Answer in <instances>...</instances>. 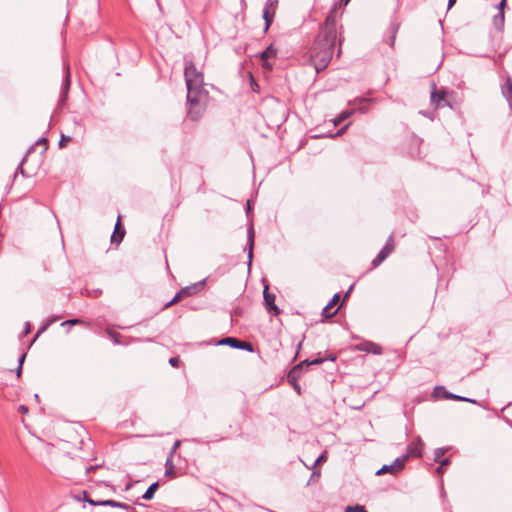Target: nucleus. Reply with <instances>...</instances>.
<instances>
[{"instance_id":"nucleus-1","label":"nucleus","mask_w":512,"mask_h":512,"mask_svg":"<svg viewBox=\"0 0 512 512\" xmlns=\"http://www.w3.org/2000/svg\"><path fill=\"white\" fill-rule=\"evenodd\" d=\"M184 76L187 87V115L195 121L205 112L208 92L204 89L203 73L197 70L192 60L185 59Z\"/></svg>"},{"instance_id":"nucleus-2","label":"nucleus","mask_w":512,"mask_h":512,"mask_svg":"<svg viewBox=\"0 0 512 512\" xmlns=\"http://www.w3.org/2000/svg\"><path fill=\"white\" fill-rule=\"evenodd\" d=\"M337 41V23L335 17L330 14L319 33L311 49L310 60L317 73L323 71L330 63L334 47Z\"/></svg>"},{"instance_id":"nucleus-3","label":"nucleus","mask_w":512,"mask_h":512,"mask_svg":"<svg viewBox=\"0 0 512 512\" xmlns=\"http://www.w3.org/2000/svg\"><path fill=\"white\" fill-rule=\"evenodd\" d=\"M336 358H337L336 355L330 354L325 358H316L312 361H309L306 359L292 368V370L289 372V378L293 379V380H298L301 376V373H302L304 367L307 368L311 365L322 364L326 360L335 361Z\"/></svg>"},{"instance_id":"nucleus-4","label":"nucleus","mask_w":512,"mask_h":512,"mask_svg":"<svg viewBox=\"0 0 512 512\" xmlns=\"http://www.w3.org/2000/svg\"><path fill=\"white\" fill-rule=\"evenodd\" d=\"M407 461V455H402L394 460L390 465H383L377 472L376 475H382L385 473L396 474L404 468Z\"/></svg>"},{"instance_id":"nucleus-5","label":"nucleus","mask_w":512,"mask_h":512,"mask_svg":"<svg viewBox=\"0 0 512 512\" xmlns=\"http://www.w3.org/2000/svg\"><path fill=\"white\" fill-rule=\"evenodd\" d=\"M218 345H227L232 348L253 352V345L247 341H241L233 337H225L219 340Z\"/></svg>"},{"instance_id":"nucleus-6","label":"nucleus","mask_w":512,"mask_h":512,"mask_svg":"<svg viewBox=\"0 0 512 512\" xmlns=\"http://www.w3.org/2000/svg\"><path fill=\"white\" fill-rule=\"evenodd\" d=\"M264 297V305L266 310L273 316H278L280 314V309L275 305V294L269 292L268 285H265L263 291Z\"/></svg>"},{"instance_id":"nucleus-7","label":"nucleus","mask_w":512,"mask_h":512,"mask_svg":"<svg viewBox=\"0 0 512 512\" xmlns=\"http://www.w3.org/2000/svg\"><path fill=\"white\" fill-rule=\"evenodd\" d=\"M445 97H446V92L444 90H437L436 85L433 84V90H432L431 96H430L431 104L435 108L444 107V106L448 105L445 100Z\"/></svg>"},{"instance_id":"nucleus-8","label":"nucleus","mask_w":512,"mask_h":512,"mask_svg":"<svg viewBox=\"0 0 512 512\" xmlns=\"http://www.w3.org/2000/svg\"><path fill=\"white\" fill-rule=\"evenodd\" d=\"M277 56V49L273 44L269 45L263 52L260 54V58L263 61V67L268 70H272L273 65L269 62V59L275 58Z\"/></svg>"},{"instance_id":"nucleus-9","label":"nucleus","mask_w":512,"mask_h":512,"mask_svg":"<svg viewBox=\"0 0 512 512\" xmlns=\"http://www.w3.org/2000/svg\"><path fill=\"white\" fill-rule=\"evenodd\" d=\"M424 443L422 440L418 437L414 441H412L407 446V458L409 456L413 457H422V449H423Z\"/></svg>"},{"instance_id":"nucleus-10","label":"nucleus","mask_w":512,"mask_h":512,"mask_svg":"<svg viewBox=\"0 0 512 512\" xmlns=\"http://www.w3.org/2000/svg\"><path fill=\"white\" fill-rule=\"evenodd\" d=\"M64 69H65V76H64L63 83H62V87H61L60 103H62V102H64L66 100L67 93L69 91L70 84H71L69 64H65L64 65Z\"/></svg>"},{"instance_id":"nucleus-11","label":"nucleus","mask_w":512,"mask_h":512,"mask_svg":"<svg viewBox=\"0 0 512 512\" xmlns=\"http://www.w3.org/2000/svg\"><path fill=\"white\" fill-rule=\"evenodd\" d=\"M254 239H255L254 227L252 224H250L247 228V246H248V265L249 266L251 265L252 258H253Z\"/></svg>"},{"instance_id":"nucleus-12","label":"nucleus","mask_w":512,"mask_h":512,"mask_svg":"<svg viewBox=\"0 0 512 512\" xmlns=\"http://www.w3.org/2000/svg\"><path fill=\"white\" fill-rule=\"evenodd\" d=\"M358 349L360 351H365V352L372 353L375 355H380L383 352L382 347L379 344L371 342V341L362 343L361 345L358 346Z\"/></svg>"},{"instance_id":"nucleus-13","label":"nucleus","mask_w":512,"mask_h":512,"mask_svg":"<svg viewBox=\"0 0 512 512\" xmlns=\"http://www.w3.org/2000/svg\"><path fill=\"white\" fill-rule=\"evenodd\" d=\"M339 299H340L339 294H335L332 297V299L328 302V304L323 308L322 316L324 318H331L337 313L338 308L335 309L334 311H331V309L333 308L334 305H336L338 303Z\"/></svg>"},{"instance_id":"nucleus-14","label":"nucleus","mask_w":512,"mask_h":512,"mask_svg":"<svg viewBox=\"0 0 512 512\" xmlns=\"http://www.w3.org/2000/svg\"><path fill=\"white\" fill-rule=\"evenodd\" d=\"M501 91H502V95L508 102L510 109L512 110V80H511V78L506 79V82L502 85Z\"/></svg>"},{"instance_id":"nucleus-15","label":"nucleus","mask_w":512,"mask_h":512,"mask_svg":"<svg viewBox=\"0 0 512 512\" xmlns=\"http://www.w3.org/2000/svg\"><path fill=\"white\" fill-rule=\"evenodd\" d=\"M120 219H121V217L118 216L117 222L115 224L114 232H113V234L111 236V242L112 243L119 244L123 240V238H124L125 231L120 229Z\"/></svg>"},{"instance_id":"nucleus-16","label":"nucleus","mask_w":512,"mask_h":512,"mask_svg":"<svg viewBox=\"0 0 512 512\" xmlns=\"http://www.w3.org/2000/svg\"><path fill=\"white\" fill-rule=\"evenodd\" d=\"M204 281L202 282H199V283H195L193 285H190V286H186L184 288H182L179 293L181 294L182 298H185V297H188V296H192L194 294H196L199 290V288L203 285Z\"/></svg>"},{"instance_id":"nucleus-17","label":"nucleus","mask_w":512,"mask_h":512,"mask_svg":"<svg viewBox=\"0 0 512 512\" xmlns=\"http://www.w3.org/2000/svg\"><path fill=\"white\" fill-rule=\"evenodd\" d=\"M165 476L173 478L175 477V466L173 464V457L168 456L165 462Z\"/></svg>"},{"instance_id":"nucleus-18","label":"nucleus","mask_w":512,"mask_h":512,"mask_svg":"<svg viewBox=\"0 0 512 512\" xmlns=\"http://www.w3.org/2000/svg\"><path fill=\"white\" fill-rule=\"evenodd\" d=\"M390 254L382 248L377 256L372 261V266L375 268L379 266Z\"/></svg>"},{"instance_id":"nucleus-19","label":"nucleus","mask_w":512,"mask_h":512,"mask_svg":"<svg viewBox=\"0 0 512 512\" xmlns=\"http://www.w3.org/2000/svg\"><path fill=\"white\" fill-rule=\"evenodd\" d=\"M274 15H275L274 12H268V7L263 9V19L265 21V29H264L265 32L269 29L271 23L273 22Z\"/></svg>"},{"instance_id":"nucleus-20","label":"nucleus","mask_w":512,"mask_h":512,"mask_svg":"<svg viewBox=\"0 0 512 512\" xmlns=\"http://www.w3.org/2000/svg\"><path fill=\"white\" fill-rule=\"evenodd\" d=\"M159 487V484L158 482H154L152 483L148 489L146 490V492L143 494L142 498L144 500H151L153 497H154V494L156 492V490L158 489Z\"/></svg>"},{"instance_id":"nucleus-21","label":"nucleus","mask_w":512,"mask_h":512,"mask_svg":"<svg viewBox=\"0 0 512 512\" xmlns=\"http://www.w3.org/2000/svg\"><path fill=\"white\" fill-rule=\"evenodd\" d=\"M353 111L352 110H346V111H343L341 112L334 120H333V124L334 126H338L339 124H341L344 120H346L347 118H349L351 115H352Z\"/></svg>"},{"instance_id":"nucleus-22","label":"nucleus","mask_w":512,"mask_h":512,"mask_svg":"<svg viewBox=\"0 0 512 512\" xmlns=\"http://www.w3.org/2000/svg\"><path fill=\"white\" fill-rule=\"evenodd\" d=\"M383 248L389 254H391L393 252V250H394V234L393 233L388 237V239H387V241H386V243H385Z\"/></svg>"},{"instance_id":"nucleus-23","label":"nucleus","mask_w":512,"mask_h":512,"mask_svg":"<svg viewBox=\"0 0 512 512\" xmlns=\"http://www.w3.org/2000/svg\"><path fill=\"white\" fill-rule=\"evenodd\" d=\"M446 451L447 450L445 448H437V449H435V451H434V461L435 462H439L440 460H442V457L445 455Z\"/></svg>"},{"instance_id":"nucleus-24","label":"nucleus","mask_w":512,"mask_h":512,"mask_svg":"<svg viewBox=\"0 0 512 512\" xmlns=\"http://www.w3.org/2000/svg\"><path fill=\"white\" fill-rule=\"evenodd\" d=\"M180 299H182V296L179 292H177L176 295L164 305L163 309L171 307L172 305L176 304Z\"/></svg>"},{"instance_id":"nucleus-25","label":"nucleus","mask_w":512,"mask_h":512,"mask_svg":"<svg viewBox=\"0 0 512 512\" xmlns=\"http://www.w3.org/2000/svg\"><path fill=\"white\" fill-rule=\"evenodd\" d=\"M346 512H368V511L362 505H355V506H347Z\"/></svg>"},{"instance_id":"nucleus-26","label":"nucleus","mask_w":512,"mask_h":512,"mask_svg":"<svg viewBox=\"0 0 512 512\" xmlns=\"http://www.w3.org/2000/svg\"><path fill=\"white\" fill-rule=\"evenodd\" d=\"M277 4H278L277 0H267L266 3H265V7L264 8L268 7V12H274L275 13V9H276Z\"/></svg>"},{"instance_id":"nucleus-27","label":"nucleus","mask_w":512,"mask_h":512,"mask_svg":"<svg viewBox=\"0 0 512 512\" xmlns=\"http://www.w3.org/2000/svg\"><path fill=\"white\" fill-rule=\"evenodd\" d=\"M117 503L118 502L115 500H100V502L98 504H99V506H110V507L116 508Z\"/></svg>"},{"instance_id":"nucleus-28","label":"nucleus","mask_w":512,"mask_h":512,"mask_svg":"<svg viewBox=\"0 0 512 512\" xmlns=\"http://www.w3.org/2000/svg\"><path fill=\"white\" fill-rule=\"evenodd\" d=\"M250 86H251V89L254 92H258L259 91V85L256 82L255 78L252 76V74H250Z\"/></svg>"},{"instance_id":"nucleus-29","label":"nucleus","mask_w":512,"mask_h":512,"mask_svg":"<svg viewBox=\"0 0 512 512\" xmlns=\"http://www.w3.org/2000/svg\"><path fill=\"white\" fill-rule=\"evenodd\" d=\"M107 334L108 336L112 339V341L114 342V344L116 345H119L120 344V341L118 339V334L114 333L113 331L111 330H107Z\"/></svg>"},{"instance_id":"nucleus-30","label":"nucleus","mask_w":512,"mask_h":512,"mask_svg":"<svg viewBox=\"0 0 512 512\" xmlns=\"http://www.w3.org/2000/svg\"><path fill=\"white\" fill-rule=\"evenodd\" d=\"M181 445V441L180 440H176L171 448V451L169 453V456L173 457L174 454L176 453L177 449L180 447Z\"/></svg>"},{"instance_id":"nucleus-31","label":"nucleus","mask_w":512,"mask_h":512,"mask_svg":"<svg viewBox=\"0 0 512 512\" xmlns=\"http://www.w3.org/2000/svg\"><path fill=\"white\" fill-rule=\"evenodd\" d=\"M439 390H441V391H442L443 397H444L445 399H449L448 395H449V394H451V393H450V392H448L447 390H445V388H444V387H436V388H435V390H434L433 395H435V394H436V392H437V391H439Z\"/></svg>"},{"instance_id":"nucleus-32","label":"nucleus","mask_w":512,"mask_h":512,"mask_svg":"<svg viewBox=\"0 0 512 512\" xmlns=\"http://www.w3.org/2000/svg\"><path fill=\"white\" fill-rule=\"evenodd\" d=\"M70 141V137H66L64 135H61V138L59 140V146L60 147H64L65 146V143Z\"/></svg>"},{"instance_id":"nucleus-33","label":"nucleus","mask_w":512,"mask_h":512,"mask_svg":"<svg viewBox=\"0 0 512 512\" xmlns=\"http://www.w3.org/2000/svg\"><path fill=\"white\" fill-rule=\"evenodd\" d=\"M78 323H81L80 319H70V320H66L65 322H63L62 325H66V324L75 325Z\"/></svg>"},{"instance_id":"nucleus-34","label":"nucleus","mask_w":512,"mask_h":512,"mask_svg":"<svg viewBox=\"0 0 512 512\" xmlns=\"http://www.w3.org/2000/svg\"><path fill=\"white\" fill-rule=\"evenodd\" d=\"M494 20H495V23H497V21L499 20L503 24L504 13L502 11H500L499 14L495 16Z\"/></svg>"},{"instance_id":"nucleus-35","label":"nucleus","mask_w":512,"mask_h":512,"mask_svg":"<svg viewBox=\"0 0 512 512\" xmlns=\"http://www.w3.org/2000/svg\"><path fill=\"white\" fill-rule=\"evenodd\" d=\"M179 363V359L177 357H172L169 359V364L173 367H177Z\"/></svg>"},{"instance_id":"nucleus-36","label":"nucleus","mask_w":512,"mask_h":512,"mask_svg":"<svg viewBox=\"0 0 512 512\" xmlns=\"http://www.w3.org/2000/svg\"><path fill=\"white\" fill-rule=\"evenodd\" d=\"M289 381L293 383L294 389L300 394V385L297 383V380L290 379L288 377Z\"/></svg>"},{"instance_id":"nucleus-37","label":"nucleus","mask_w":512,"mask_h":512,"mask_svg":"<svg viewBox=\"0 0 512 512\" xmlns=\"http://www.w3.org/2000/svg\"><path fill=\"white\" fill-rule=\"evenodd\" d=\"M44 145V150L47 149V139L46 138H40L37 142H36V145Z\"/></svg>"},{"instance_id":"nucleus-38","label":"nucleus","mask_w":512,"mask_h":512,"mask_svg":"<svg viewBox=\"0 0 512 512\" xmlns=\"http://www.w3.org/2000/svg\"><path fill=\"white\" fill-rule=\"evenodd\" d=\"M459 401L470 402V403H473V404H476V403H477V401H476V400L471 399V398H467V397H464V396H460Z\"/></svg>"},{"instance_id":"nucleus-39","label":"nucleus","mask_w":512,"mask_h":512,"mask_svg":"<svg viewBox=\"0 0 512 512\" xmlns=\"http://www.w3.org/2000/svg\"><path fill=\"white\" fill-rule=\"evenodd\" d=\"M85 501H87L90 505H93V506H99L98 503L100 502V501H95V500L87 498V497H85Z\"/></svg>"},{"instance_id":"nucleus-40","label":"nucleus","mask_w":512,"mask_h":512,"mask_svg":"<svg viewBox=\"0 0 512 512\" xmlns=\"http://www.w3.org/2000/svg\"><path fill=\"white\" fill-rule=\"evenodd\" d=\"M116 508H121V509H125V510H128L130 508L129 505L125 504V503H122V502H118L117 503V507Z\"/></svg>"},{"instance_id":"nucleus-41","label":"nucleus","mask_w":512,"mask_h":512,"mask_svg":"<svg viewBox=\"0 0 512 512\" xmlns=\"http://www.w3.org/2000/svg\"><path fill=\"white\" fill-rule=\"evenodd\" d=\"M439 464H441V466H447L450 464V459L449 458H445V459H442L438 462Z\"/></svg>"},{"instance_id":"nucleus-42","label":"nucleus","mask_w":512,"mask_h":512,"mask_svg":"<svg viewBox=\"0 0 512 512\" xmlns=\"http://www.w3.org/2000/svg\"><path fill=\"white\" fill-rule=\"evenodd\" d=\"M47 326H43L38 332L37 334L35 335V337L33 338L32 342H35L37 337L46 330Z\"/></svg>"},{"instance_id":"nucleus-43","label":"nucleus","mask_w":512,"mask_h":512,"mask_svg":"<svg viewBox=\"0 0 512 512\" xmlns=\"http://www.w3.org/2000/svg\"><path fill=\"white\" fill-rule=\"evenodd\" d=\"M25 357H26V354H25V353H23V354L20 356V358H19V360H18V366H22V365H23V362H24V360H25Z\"/></svg>"},{"instance_id":"nucleus-44","label":"nucleus","mask_w":512,"mask_h":512,"mask_svg":"<svg viewBox=\"0 0 512 512\" xmlns=\"http://www.w3.org/2000/svg\"><path fill=\"white\" fill-rule=\"evenodd\" d=\"M448 397H449V399H452V400H458L459 401V399H460V395H456V394H453V393L449 394Z\"/></svg>"},{"instance_id":"nucleus-45","label":"nucleus","mask_w":512,"mask_h":512,"mask_svg":"<svg viewBox=\"0 0 512 512\" xmlns=\"http://www.w3.org/2000/svg\"><path fill=\"white\" fill-rule=\"evenodd\" d=\"M98 466H89L85 468L86 474H89L92 470H95Z\"/></svg>"},{"instance_id":"nucleus-46","label":"nucleus","mask_w":512,"mask_h":512,"mask_svg":"<svg viewBox=\"0 0 512 512\" xmlns=\"http://www.w3.org/2000/svg\"><path fill=\"white\" fill-rule=\"evenodd\" d=\"M348 127V124L345 125L342 129H340L333 137L341 135Z\"/></svg>"},{"instance_id":"nucleus-47","label":"nucleus","mask_w":512,"mask_h":512,"mask_svg":"<svg viewBox=\"0 0 512 512\" xmlns=\"http://www.w3.org/2000/svg\"><path fill=\"white\" fill-rule=\"evenodd\" d=\"M30 332V323L26 322L24 334L27 335Z\"/></svg>"},{"instance_id":"nucleus-48","label":"nucleus","mask_w":512,"mask_h":512,"mask_svg":"<svg viewBox=\"0 0 512 512\" xmlns=\"http://www.w3.org/2000/svg\"><path fill=\"white\" fill-rule=\"evenodd\" d=\"M19 410H20L22 413H27V412H28V408H27V406H25V405H20V406H19Z\"/></svg>"},{"instance_id":"nucleus-49","label":"nucleus","mask_w":512,"mask_h":512,"mask_svg":"<svg viewBox=\"0 0 512 512\" xmlns=\"http://www.w3.org/2000/svg\"><path fill=\"white\" fill-rule=\"evenodd\" d=\"M505 5H506V0H501V2H500V3H499V5H498V8H499L500 10H502V9L505 7Z\"/></svg>"},{"instance_id":"nucleus-50","label":"nucleus","mask_w":512,"mask_h":512,"mask_svg":"<svg viewBox=\"0 0 512 512\" xmlns=\"http://www.w3.org/2000/svg\"><path fill=\"white\" fill-rule=\"evenodd\" d=\"M456 0H448V9H450L454 4Z\"/></svg>"},{"instance_id":"nucleus-51","label":"nucleus","mask_w":512,"mask_h":512,"mask_svg":"<svg viewBox=\"0 0 512 512\" xmlns=\"http://www.w3.org/2000/svg\"><path fill=\"white\" fill-rule=\"evenodd\" d=\"M25 161V158H23L22 162L23 163ZM17 171H20L23 175H24V171H23V168H22V164L19 165Z\"/></svg>"},{"instance_id":"nucleus-52","label":"nucleus","mask_w":512,"mask_h":512,"mask_svg":"<svg viewBox=\"0 0 512 512\" xmlns=\"http://www.w3.org/2000/svg\"><path fill=\"white\" fill-rule=\"evenodd\" d=\"M323 458H324V456H323V455L319 456V457L316 459V461H315V463H314V466H315V465H317L320 461H322V459H323Z\"/></svg>"},{"instance_id":"nucleus-53","label":"nucleus","mask_w":512,"mask_h":512,"mask_svg":"<svg viewBox=\"0 0 512 512\" xmlns=\"http://www.w3.org/2000/svg\"><path fill=\"white\" fill-rule=\"evenodd\" d=\"M443 466H441V464L439 465V467L437 468V473L438 474H442L443 473Z\"/></svg>"},{"instance_id":"nucleus-54","label":"nucleus","mask_w":512,"mask_h":512,"mask_svg":"<svg viewBox=\"0 0 512 512\" xmlns=\"http://www.w3.org/2000/svg\"><path fill=\"white\" fill-rule=\"evenodd\" d=\"M22 373V366L17 367V376L19 377Z\"/></svg>"},{"instance_id":"nucleus-55","label":"nucleus","mask_w":512,"mask_h":512,"mask_svg":"<svg viewBox=\"0 0 512 512\" xmlns=\"http://www.w3.org/2000/svg\"><path fill=\"white\" fill-rule=\"evenodd\" d=\"M341 3H343L344 5H347L349 3L350 0H340Z\"/></svg>"},{"instance_id":"nucleus-56","label":"nucleus","mask_w":512,"mask_h":512,"mask_svg":"<svg viewBox=\"0 0 512 512\" xmlns=\"http://www.w3.org/2000/svg\"><path fill=\"white\" fill-rule=\"evenodd\" d=\"M249 210H250V202L247 201V211H249Z\"/></svg>"},{"instance_id":"nucleus-57","label":"nucleus","mask_w":512,"mask_h":512,"mask_svg":"<svg viewBox=\"0 0 512 512\" xmlns=\"http://www.w3.org/2000/svg\"><path fill=\"white\" fill-rule=\"evenodd\" d=\"M301 346H302V341H300V342L298 343V350L301 348Z\"/></svg>"},{"instance_id":"nucleus-58","label":"nucleus","mask_w":512,"mask_h":512,"mask_svg":"<svg viewBox=\"0 0 512 512\" xmlns=\"http://www.w3.org/2000/svg\"><path fill=\"white\" fill-rule=\"evenodd\" d=\"M34 397H35V400H38V398H39L38 394H35Z\"/></svg>"}]
</instances>
